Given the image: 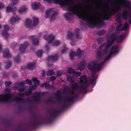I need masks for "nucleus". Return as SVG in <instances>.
Masks as SVG:
<instances>
[{"label":"nucleus","instance_id":"obj_1","mask_svg":"<svg viewBox=\"0 0 131 131\" xmlns=\"http://www.w3.org/2000/svg\"><path fill=\"white\" fill-rule=\"evenodd\" d=\"M73 0H66V6L73 13L78 15L80 18L86 21L90 27L96 26L100 28L103 24L102 19H107L110 15L115 14L121 7H126L128 10H124L122 14L118 13L116 15V21L120 22L121 16L125 19H127L128 12L131 10L130 3L127 0H118L116 3L110 8L108 7L106 8L103 13L101 15L95 14L91 10L87 8L85 9L82 11L81 5L77 3L74 5H73Z\"/></svg>","mask_w":131,"mask_h":131},{"label":"nucleus","instance_id":"obj_2","mask_svg":"<svg viewBox=\"0 0 131 131\" xmlns=\"http://www.w3.org/2000/svg\"><path fill=\"white\" fill-rule=\"evenodd\" d=\"M124 37L123 35H121L118 36L115 34H113L110 38L108 39L106 44H103L100 46L99 50L100 51H102V52L99 51L97 52L96 54V60L90 62L88 66V68L91 71L92 73V76L91 81L92 83H93L96 79L93 74L95 73L100 69L101 66L103 63L102 62L99 63V61L103 59L106 60L111 57L112 54L117 53L118 51L117 46H113L109 51V54L106 57L110 46L113 42L115 41L117 42H120L122 41Z\"/></svg>","mask_w":131,"mask_h":131},{"label":"nucleus","instance_id":"obj_3","mask_svg":"<svg viewBox=\"0 0 131 131\" xmlns=\"http://www.w3.org/2000/svg\"><path fill=\"white\" fill-rule=\"evenodd\" d=\"M80 83L81 86H79L78 84L75 83H73L72 85V90L71 92V96L68 99V101H71L74 99L78 95V94L75 90L76 89H78L80 90H84L87 85L88 80L85 75L82 76L80 79Z\"/></svg>","mask_w":131,"mask_h":131},{"label":"nucleus","instance_id":"obj_4","mask_svg":"<svg viewBox=\"0 0 131 131\" xmlns=\"http://www.w3.org/2000/svg\"><path fill=\"white\" fill-rule=\"evenodd\" d=\"M31 81L28 79H26L24 81H21V83L19 84H16L14 86L15 88H17L19 91H23L24 90V88H23L20 87L22 85L25 84H27L30 85L31 84Z\"/></svg>","mask_w":131,"mask_h":131},{"label":"nucleus","instance_id":"obj_5","mask_svg":"<svg viewBox=\"0 0 131 131\" xmlns=\"http://www.w3.org/2000/svg\"><path fill=\"white\" fill-rule=\"evenodd\" d=\"M21 17L17 15H15L11 17L8 21L9 23L12 25L14 24L17 21L21 19Z\"/></svg>","mask_w":131,"mask_h":131},{"label":"nucleus","instance_id":"obj_6","mask_svg":"<svg viewBox=\"0 0 131 131\" xmlns=\"http://www.w3.org/2000/svg\"><path fill=\"white\" fill-rule=\"evenodd\" d=\"M46 14L47 17H48L50 14H53L51 17V20H53L55 18L57 14V13L54 12L53 8H51L47 10Z\"/></svg>","mask_w":131,"mask_h":131},{"label":"nucleus","instance_id":"obj_7","mask_svg":"<svg viewBox=\"0 0 131 131\" xmlns=\"http://www.w3.org/2000/svg\"><path fill=\"white\" fill-rule=\"evenodd\" d=\"M82 52V51L80 49H78L77 53H75L74 52H72L70 54V58L72 59L73 57L75 56H77L80 55Z\"/></svg>","mask_w":131,"mask_h":131},{"label":"nucleus","instance_id":"obj_8","mask_svg":"<svg viewBox=\"0 0 131 131\" xmlns=\"http://www.w3.org/2000/svg\"><path fill=\"white\" fill-rule=\"evenodd\" d=\"M28 44V43L27 42H25L23 44H21L20 48V51L22 52H24L25 50L27 47Z\"/></svg>","mask_w":131,"mask_h":131},{"label":"nucleus","instance_id":"obj_9","mask_svg":"<svg viewBox=\"0 0 131 131\" xmlns=\"http://www.w3.org/2000/svg\"><path fill=\"white\" fill-rule=\"evenodd\" d=\"M45 39L46 40L49 39V43H52V42L51 40H53L54 37V36H52V35H45L44 36Z\"/></svg>","mask_w":131,"mask_h":131},{"label":"nucleus","instance_id":"obj_10","mask_svg":"<svg viewBox=\"0 0 131 131\" xmlns=\"http://www.w3.org/2000/svg\"><path fill=\"white\" fill-rule=\"evenodd\" d=\"M67 72L69 73H74L75 75H77L78 76H80L81 74V73L80 72H74V70L71 68H69L67 70Z\"/></svg>","mask_w":131,"mask_h":131},{"label":"nucleus","instance_id":"obj_11","mask_svg":"<svg viewBox=\"0 0 131 131\" xmlns=\"http://www.w3.org/2000/svg\"><path fill=\"white\" fill-rule=\"evenodd\" d=\"M39 4L36 2L33 3L31 5L32 8L34 10L37 9L39 7Z\"/></svg>","mask_w":131,"mask_h":131},{"label":"nucleus","instance_id":"obj_12","mask_svg":"<svg viewBox=\"0 0 131 131\" xmlns=\"http://www.w3.org/2000/svg\"><path fill=\"white\" fill-rule=\"evenodd\" d=\"M85 62L84 61L81 62L80 64L79 67L77 68V69L80 70H82L85 67Z\"/></svg>","mask_w":131,"mask_h":131},{"label":"nucleus","instance_id":"obj_13","mask_svg":"<svg viewBox=\"0 0 131 131\" xmlns=\"http://www.w3.org/2000/svg\"><path fill=\"white\" fill-rule=\"evenodd\" d=\"M74 36V35L72 32H69L67 35V38L71 40H72Z\"/></svg>","mask_w":131,"mask_h":131},{"label":"nucleus","instance_id":"obj_14","mask_svg":"<svg viewBox=\"0 0 131 131\" xmlns=\"http://www.w3.org/2000/svg\"><path fill=\"white\" fill-rule=\"evenodd\" d=\"M31 20L29 19H27L26 20L25 22V27L28 28L31 26Z\"/></svg>","mask_w":131,"mask_h":131},{"label":"nucleus","instance_id":"obj_15","mask_svg":"<svg viewBox=\"0 0 131 131\" xmlns=\"http://www.w3.org/2000/svg\"><path fill=\"white\" fill-rule=\"evenodd\" d=\"M32 43L34 45H36L38 44V41L36 39L35 36H33L32 38Z\"/></svg>","mask_w":131,"mask_h":131},{"label":"nucleus","instance_id":"obj_16","mask_svg":"<svg viewBox=\"0 0 131 131\" xmlns=\"http://www.w3.org/2000/svg\"><path fill=\"white\" fill-rule=\"evenodd\" d=\"M9 56V52L8 49H5L3 52V56L4 58L8 57Z\"/></svg>","mask_w":131,"mask_h":131},{"label":"nucleus","instance_id":"obj_17","mask_svg":"<svg viewBox=\"0 0 131 131\" xmlns=\"http://www.w3.org/2000/svg\"><path fill=\"white\" fill-rule=\"evenodd\" d=\"M27 67L28 69L32 70L35 68V64L32 63H30L27 65Z\"/></svg>","mask_w":131,"mask_h":131},{"label":"nucleus","instance_id":"obj_18","mask_svg":"<svg viewBox=\"0 0 131 131\" xmlns=\"http://www.w3.org/2000/svg\"><path fill=\"white\" fill-rule=\"evenodd\" d=\"M41 87L43 88L45 87L46 89H49L50 88V86L49 84V83L48 82L45 83L41 85Z\"/></svg>","mask_w":131,"mask_h":131},{"label":"nucleus","instance_id":"obj_19","mask_svg":"<svg viewBox=\"0 0 131 131\" xmlns=\"http://www.w3.org/2000/svg\"><path fill=\"white\" fill-rule=\"evenodd\" d=\"M58 58L56 56H51L48 57V60H51L52 61H54L56 60Z\"/></svg>","mask_w":131,"mask_h":131},{"label":"nucleus","instance_id":"obj_20","mask_svg":"<svg viewBox=\"0 0 131 131\" xmlns=\"http://www.w3.org/2000/svg\"><path fill=\"white\" fill-rule=\"evenodd\" d=\"M39 19L38 18L35 17L34 18L33 25L34 26H36L38 23Z\"/></svg>","mask_w":131,"mask_h":131},{"label":"nucleus","instance_id":"obj_21","mask_svg":"<svg viewBox=\"0 0 131 131\" xmlns=\"http://www.w3.org/2000/svg\"><path fill=\"white\" fill-rule=\"evenodd\" d=\"M40 95V94L39 93H35L34 96V99L35 100H37L38 99Z\"/></svg>","mask_w":131,"mask_h":131},{"label":"nucleus","instance_id":"obj_22","mask_svg":"<svg viewBox=\"0 0 131 131\" xmlns=\"http://www.w3.org/2000/svg\"><path fill=\"white\" fill-rule=\"evenodd\" d=\"M128 28V24L126 23L124 25L122 30H127Z\"/></svg>","mask_w":131,"mask_h":131},{"label":"nucleus","instance_id":"obj_23","mask_svg":"<svg viewBox=\"0 0 131 131\" xmlns=\"http://www.w3.org/2000/svg\"><path fill=\"white\" fill-rule=\"evenodd\" d=\"M5 64V68L6 69H8V68L10 66L11 63L9 61H8Z\"/></svg>","mask_w":131,"mask_h":131},{"label":"nucleus","instance_id":"obj_24","mask_svg":"<svg viewBox=\"0 0 131 131\" xmlns=\"http://www.w3.org/2000/svg\"><path fill=\"white\" fill-rule=\"evenodd\" d=\"M54 73L53 70H50L48 71L47 72V75L48 76L53 75Z\"/></svg>","mask_w":131,"mask_h":131},{"label":"nucleus","instance_id":"obj_25","mask_svg":"<svg viewBox=\"0 0 131 131\" xmlns=\"http://www.w3.org/2000/svg\"><path fill=\"white\" fill-rule=\"evenodd\" d=\"M68 80L70 82H73L74 81V77L70 76L67 78Z\"/></svg>","mask_w":131,"mask_h":131},{"label":"nucleus","instance_id":"obj_26","mask_svg":"<svg viewBox=\"0 0 131 131\" xmlns=\"http://www.w3.org/2000/svg\"><path fill=\"white\" fill-rule=\"evenodd\" d=\"M60 43L61 42L59 40H57L54 41L53 45H54L58 46L60 44Z\"/></svg>","mask_w":131,"mask_h":131},{"label":"nucleus","instance_id":"obj_27","mask_svg":"<svg viewBox=\"0 0 131 131\" xmlns=\"http://www.w3.org/2000/svg\"><path fill=\"white\" fill-rule=\"evenodd\" d=\"M27 8L25 7L20 8L19 10V12L20 13H23L26 10Z\"/></svg>","mask_w":131,"mask_h":131},{"label":"nucleus","instance_id":"obj_28","mask_svg":"<svg viewBox=\"0 0 131 131\" xmlns=\"http://www.w3.org/2000/svg\"><path fill=\"white\" fill-rule=\"evenodd\" d=\"M61 96V93L60 91H57L56 94V96L58 99H59Z\"/></svg>","mask_w":131,"mask_h":131},{"label":"nucleus","instance_id":"obj_29","mask_svg":"<svg viewBox=\"0 0 131 131\" xmlns=\"http://www.w3.org/2000/svg\"><path fill=\"white\" fill-rule=\"evenodd\" d=\"M13 10L12 7L11 6H9L7 7L6 11L8 13Z\"/></svg>","mask_w":131,"mask_h":131},{"label":"nucleus","instance_id":"obj_30","mask_svg":"<svg viewBox=\"0 0 131 131\" xmlns=\"http://www.w3.org/2000/svg\"><path fill=\"white\" fill-rule=\"evenodd\" d=\"M103 38H100L97 39V41L98 43L100 44L103 41Z\"/></svg>","mask_w":131,"mask_h":131},{"label":"nucleus","instance_id":"obj_31","mask_svg":"<svg viewBox=\"0 0 131 131\" xmlns=\"http://www.w3.org/2000/svg\"><path fill=\"white\" fill-rule=\"evenodd\" d=\"M42 53V51L41 50H39L37 52V54L38 57L41 56Z\"/></svg>","mask_w":131,"mask_h":131},{"label":"nucleus","instance_id":"obj_32","mask_svg":"<svg viewBox=\"0 0 131 131\" xmlns=\"http://www.w3.org/2000/svg\"><path fill=\"white\" fill-rule=\"evenodd\" d=\"M3 35L4 38H6L8 36L9 34L7 32L4 31L3 33Z\"/></svg>","mask_w":131,"mask_h":131},{"label":"nucleus","instance_id":"obj_33","mask_svg":"<svg viewBox=\"0 0 131 131\" xmlns=\"http://www.w3.org/2000/svg\"><path fill=\"white\" fill-rule=\"evenodd\" d=\"M79 31V30L78 29H77L76 33L75 34H76L77 35V37L79 39H81L82 37V36L79 35L78 34V32Z\"/></svg>","mask_w":131,"mask_h":131},{"label":"nucleus","instance_id":"obj_34","mask_svg":"<svg viewBox=\"0 0 131 131\" xmlns=\"http://www.w3.org/2000/svg\"><path fill=\"white\" fill-rule=\"evenodd\" d=\"M33 81L35 82V83L36 84H38L39 83V81L37 79L35 78H34L32 79Z\"/></svg>","mask_w":131,"mask_h":131},{"label":"nucleus","instance_id":"obj_35","mask_svg":"<svg viewBox=\"0 0 131 131\" xmlns=\"http://www.w3.org/2000/svg\"><path fill=\"white\" fill-rule=\"evenodd\" d=\"M15 61L17 63L19 62L20 61V59L19 56L15 57Z\"/></svg>","mask_w":131,"mask_h":131},{"label":"nucleus","instance_id":"obj_36","mask_svg":"<svg viewBox=\"0 0 131 131\" xmlns=\"http://www.w3.org/2000/svg\"><path fill=\"white\" fill-rule=\"evenodd\" d=\"M63 71L62 70H60L58 71L57 72V76H59L61 75L63 73Z\"/></svg>","mask_w":131,"mask_h":131},{"label":"nucleus","instance_id":"obj_37","mask_svg":"<svg viewBox=\"0 0 131 131\" xmlns=\"http://www.w3.org/2000/svg\"><path fill=\"white\" fill-rule=\"evenodd\" d=\"M11 2L14 4H17L18 2V0H11Z\"/></svg>","mask_w":131,"mask_h":131},{"label":"nucleus","instance_id":"obj_38","mask_svg":"<svg viewBox=\"0 0 131 131\" xmlns=\"http://www.w3.org/2000/svg\"><path fill=\"white\" fill-rule=\"evenodd\" d=\"M4 29L6 31H8L9 29V26L7 25H5L4 26Z\"/></svg>","mask_w":131,"mask_h":131},{"label":"nucleus","instance_id":"obj_39","mask_svg":"<svg viewBox=\"0 0 131 131\" xmlns=\"http://www.w3.org/2000/svg\"><path fill=\"white\" fill-rule=\"evenodd\" d=\"M17 43L16 42H14L12 43L11 45V48L14 49L15 48V47Z\"/></svg>","mask_w":131,"mask_h":131},{"label":"nucleus","instance_id":"obj_40","mask_svg":"<svg viewBox=\"0 0 131 131\" xmlns=\"http://www.w3.org/2000/svg\"><path fill=\"white\" fill-rule=\"evenodd\" d=\"M11 84V82H6L5 83V85L8 86L9 85H10Z\"/></svg>","mask_w":131,"mask_h":131},{"label":"nucleus","instance_id":"obj_41","mask_svg":"<svg viewBox=\"0 0 131 131\" xmlns=\"http://www.w3.org/2000/svg\"><path fill=\"white\" fill-rule=\"evenodd\" d=\"M105 33V31L104 30L100 31L99 32V34L100 35H102L104 34Z\"/></svg>","mask_w":131,"mask_h":131},{"label":"nucleus","instance_id":"obj_42","mask_svg":"<svg viewBox=\"0 0 131 131\" xmlns=\"http://www.w3.org/2000/svg\"><path fill=\"white\" fill-rule=\"evenodd\" d=\"M55 79H56V77H54V76H52L50 78V79L51 80H52V81H54V80H55Z\"/></svg>","mask_w":131,"mask_h":131},{"label":"nucleus","instance_id":"obj_43","mask_svg":"<svg viewBox=\"0 0 131 131\" xmlns=\"http://www.w3.org/2000/svg\"><path fill=\"white\" fill-rule=\"evenodd\" d=\"M67 49L66 48H65L64 49H63L62 50L61 52L62 53H64L67 50Z\"/></svg>","mask_w":131,"mask_h":131},{"label":"nucleus","instance_id":"obj_44","mask_svg":"<svg viewBox=\"0 0 131 131\" xmlns=\"http://www.w3.org/2000/svg\"><path fill=\"white\" fill-rule=\"evenodd\" d=\"M46 48L47 50L48 51L49 50V46L46 45Z\"/></svg>","mask_w":131,"mask_h":131},{"label":"nucleus","instance_id":"obj_45","mask_svg":"<svg viewBox=\"0 0 131 131\" xmlns=\"http://www.w3.org/2000/svg\"><path fill=\"white\" fill-rule=\"evenodd\" d=\"M4 7V5L1 3H0V8H2Z\"/></svg>","mask_w":131,"mask_h":131},{"label":"nucleus","instance_id":"obj_46","mask_svg":"<svg viewBox=\"0 0 131 131\" xmlns=\"http://www.w3.org/2000/svg\"><path fill=\"white\" fill-rule=\"evenodd\" d=\"M122 26V25L121 24H119L117 28H116V29H117L118 28H120Z\"/></svg>","mask_w":131,"mask_h":131},{"label":"nucleus","instance_id":"obj_47","mask_svg":"<svg viewBox=\"0 0 131 131\" xmlns=\"http://www.w3.org/2000/svg\"><path fill=\"white\" fill-rule=\"evenodd\" d=\"M45 71H43V73L42 74V76L43 77H45Z\"/></svg>","mask_w":131,"mask_h":131},{"label":"nucleus","instance_id":"obj_48","mask_svg":"<svg viewBox=\"0 0 131 131\" xmlns=\"http://www.w3.org/2000/svg\"><path fill=\"white\" fill-rule=\"evenodd\" d=\"M93 48H95L96 47V45L95 44H93Z\"/></svg>","mask_w":131,"mask_h":131},{"label":"nucleus","instance_id":"obj_49","mask_svg":"<svg viewBox=\"0 0 131 131\" xmlns=\"http://www.w3.org/2000/svg\"><path fill=\"white\" fill-rule=\"evenodd\" d=\"M129 18L131 17V13H130L129 15Z\"/></svg>","mask_w":131,"mask_h":131},{"label":"nucleus","instance_id":"obj_50","mask_svg":"<svg viewBox=\"0 0 131 131\" xmlns=\"http://www.w3.org/2000/svg\"><path fill=\"white\" fill-rule=\"evenodd\" d=\"M2 82L1 81H0V85H2Z\"/></svg>","mask_w":131,"mask_h":131},{"label":"nucleus","instance_id":"obj_51","mask_svg":"<svg viewBox=\"0 0 131 131\" xmlns=\"http://www.w3.org/2000/svg\"><path fill=\"white\" fill-rule=\"evenodd\" d=\"M111 28L112 29V30H113V29H114V28H113V26H111Z\"/></svg>","mask_w":131,"mask_h":131},{"label":"nucleus","instance_id":"obj_52","mask_svg":"<svg viewBox=\"0 0 131 131\" xmlns=\"http://www.w3.org/2000/svg\"><path fill=\"white\" fill-rule=\"evenodd\" d=\"M129 21L130 24H131V19Z\"/></svg>","mask_w":131,"mask_h":131},{"label":"nucleus","instance_id":"obj_53","mask_svg":"<svg viewBox=\"0 0 131 131\" xmlns=\"http://www.w3.org/2000/svg\"><path fill=\"white\" fill-rule=\"evenodd\" d=\"M71 45H74L73 44H72V43H71Z\"/></svg>","mask_w":131,"mask_h":131},{"label":"nucleus","instance_id":"obj_54","mask_svg":"<svg viewBox=\"0 0 131 131\" xmlns=\"http://www.w3.org/2000/svg\"><path fill=\"white\" fill-rule=\"evenodd\" d=\"M1 24H0V28H1Z\"/></svg>","mask_w":131,"mask_h":131},{"label":"nucleus","instance_id":"obj_55","mask_svg":"<svg viewBox=\"0 0 131 131\" xmlns=\"http://www.w3.org/2000/svg\"><path fill=\"white\" fill-rule=\"evenodd\" d=\"M48 66L49 67H50V66H49V65H48Z\"/></svg>","mask_w":131,"mask_h":131}]
</instances>
